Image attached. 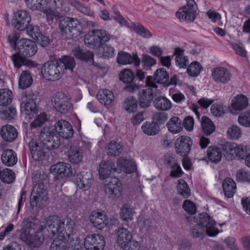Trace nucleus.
<instances>
[{
	"mask_svg": "<svg viewBox=\"0 0 250 250\" xmlns=\"http://www.w3.org/2000/svg\"><path fill=\"white\" fill-rule=\"evenodd\" d=\"M110 39V34L103 29H94L89 31L84 37V44L92 49L97 48L98 53L103 59L112 58L115 56L114 48L109 45H105Z\"/></svg>",
	"mask_w": 250,
	"mask_h": 250,
	"instance_id": "1",
	"label": "nucleus"
},
{
	"mask_svg": "<svg viewBox=\"0 0 250 250\" xmlns=\"http://www.w3.org/2000/svg\"><path fill=\"white\" fill-rule=\"evenodd\" d=\"M74 222L69 218L61 220L56 215L50 216L42 222V228L43 232H48V237L57 235L59 237H70L74 230Z\"/></svg>",
	"mask_w": 250,
	"mask_h": 250,
	"instance_id": "2",
	"label": "nucleus"
},
{
	"mask_svg": "<svg viewBox=\"0 0 250 250\" xmlns=\"http://www.w3.org/2000/svg\"><path fill=\"white\" fill-rule=\"evenodd\" d=\"M19 53L13 54L12 60L14 66L19 68L22 65L30 66L32 62L25 58L33 56L37 51V46L35 42L29 39H21L17 43Z\"/></svg>",
	"mask_w": 250,
	"mask_h": 250,
	"instance_id": "3",
	"label": "nucleus"
},
{
	"mask_svg": "<svg viewBox=\"0 0 250 250\" xmlns=\"http://www.w3.org/2000/svg\"><path fill=\"white\" fill-rule=\"evenodd\" d=\"M59 27L62 36L66 40L76 38L83 32L81 22L73 18L66 17L60 20Z\"/></svg>",
	"mask_w": 250,
	"mask_h": 250,
	"instance_id": "4",
	"label": "nucleus"
},
{
	"mask_svg": "<svg viewBox=\"0 0 250 250\" xmlns=\"http://www.w3.org/2000/svg\"><path fill=\"white\" fill-rule=\"evenodd\" d=\"M40 176L36 174L32 177L34 186L31 192L30 205L33 208L42 207L47 200V192Z\"/></svg>",
	"mask_w": 250,
	"mask_h": 250,
	"instance_id": "5",
	"label": "nucleus"
},
{
	"mask_svg": "<svg viewBox=\"0 0 250 250\" xmlns=\"http://www.w3.org/2000/svg\"><path fill=\"white\" fill-rule=\"evenodd\" d=\"M224 156L228 161L236 158L243 159L248 155L249 148L246 145L225 142L221 144Z\"/></svg>",
	"mask_w": 250,
	"mask_h": 250,
	"instance_id": "6",
	"label": "nucleus"
},
{
	"mask_svg": "<svg viewBox=\"0 0 250 250\" xmlns=\"http://www.w3.org/2000/svg\"><path fill=\"white\" fill-rule=\"evenodd\" d=\"M24 228L21 229L20 238L30 247L35 248L40 246L43 241L42 234L33 235L31 233L34 223L29 219H24L22 222Z\"/></svg>",
	"mask_w": 250,
	"mask_h": 250,
	"instance_id": "7",
	"label": "nucleus"
},
{
	"mask_svg": "<svg viewBox=\"0 0 250 250\" xmlns=\"http://www.w3.org/2000/svg\"><path fill=\"white\" fill-rule=\"evenodd\" d=\"M146 88L139 91L138 95L139 105L143 108H147L150 105L154 99V94L158 87L157 84L151 76L146 78Z\"/></svg>",
	"mask_w": 250,
	"mask_h": 250,
	"instance_id": "8",
	"label": "nucleus"
},
{
	"mask_svg": "<svg viewBox=\"0 0 250 250\" xmlns=\"http://www.w3.org/2000/svg\"><path fill=\"white\" fill-rule=\"evenodd\" d=\"M42 73L45 79L55 81L59 80L62 76L64 68L60 64L58 60L50 61L43 65Z\"/></svg>",
	"mask_w": 250,
	"mask_h": 250,
	"instance_id": "9",
	"label": "nucleus"
},
{
	"mask_svg": "<svg viewBox=\"0 0 250 250\" xmlns=\"http://www.w3.org/2000/svg\"><path fill=\"white\" fill-rule=\"evenodd\" d=\"M41 143L49 151L50 149H55L60 146L61 141L60 137L50 131L48 127H43L40 134Z\"/></svg>",
	"mask_w": 250,
	"mask_h": 250,
	"instance_id": "10",
	"label": "nucleus"
},
{
	"mask_svg": "<svg viewBox=\"0 0 250 250\" xmlns=\"http://www.w3.org/2000/svg\"><path fill=\"white\" fill-rule=\"evenodd\" d=\"M35 95L30 91H26L21 98V108L22 114L29 116V118L33 117L37 111V106L34 101Z\"/></svg>",
	"mask_w": 250,
	"mask_h": 250,
	"instance_id": "11",
	"label": "nucleus"
},
{
	"mask_svg": "<svg viewBox=\"0 0 250 250\" xmlns=\"http://www.w3.org/2000/svg\"><path fill=\"white\" fill-rule=\"evenodd\" d=\"M194 221L206 228V233L210 237L216 236L218 234V230L215 228V222L207 213L203 212L194 217Z\"/></svg>",
	"mask_w": 250,
	"mask_h": 250,
	"instance_id": "12",
	"label": "nucleus"
},
{
	"mask_svg": "<svg viewBox=\"0 0 250 250\" xmlns=\"http://www.w3.org/2000/svg\"><path fill=\"white\" fill-rule=\"evenodd\" d=\"M187 5L179 9L176 12V16L181 21L191 22L194 21L197 13V5L194 0H186Z\"/></svg>",
	"mask_w": 250,
	"mask_h": 250,
	"instance_id": "13",
	"label": "nucleus"
},
{
	"mask_svg": "<svg viewBox=\"0 0 250 250\" xmlns=\"http://www.w3.org/2000/svg\"><path fill=\"white\" fill-rule=\"evenodd\" d=\"M29 150L32 158L35 161L46 160L50 153L46 148L41 142L32 139L28 143Z\"/></svg>",
	"mask_w": 250,
	"mask_h": 250,
	"instance_id": "14",
	"label": "nucleus"
},
{
	"mask_svg": "<svg viewBox=\"0 0 250 250\" xmlns=\"http://www.w3.org/2000/svg\"><path fill=\"white\" fill-rule=\"evenodd\" d=\"M53 106L56 110L62 113H70L73 110V105L66 96L62 92H57L53 101Z\"/></svg>",
	"mask_w": 250,
	"mask_h": 250,
	"instance_id": "15",
	"label": "nucleus"
},
{
	"mask_svg": "<svg viewBox=\"0 0 250 250\" xmlns=\"http://www.w3.org/2000/svg\"><path fill=\"white\" fill-rule=\"evenodd\" d=\"M31 16L25 10H18L14 14L12 20V25L16 29L24 30L31 22Z\"/></svg>",
	"mask_w": 250,
	"mask_h": 250,
	"instance_id": "16",
	"label": "nucleus"
},
{
	"mask_svg": "<svg viewBox=\"0 0 250 250\" xmlns=\"http://www.w3.org/2000/svg\"><path fill=\"white\" fill-rule=\"evenodd\" d=\"M105 245L104 236L99 234H89L84 240V246L86 250H103Z\"/></svg>",
	"mask_w": 250,
	"mask_h": 250,
	"instance_id": "17",
	"label": "nucleus"
},
{
	"mask_svg": "<svg viewBox=\"0 0 250 250\" xmlns=\"http://www.w3.org/2000/svg\"><path fill=\"white\" fill-rule=\"evenodd\" d=\"M119 78L124 83H129L125 87V89L129 92H133L139 89V86L135 83H132L135 79V74L129 69L122 70L119 74Z\"/></svg>",
	"mask_w": 250,
	"mask_h": 250,
	"instance_id": "18",
	"label": "nucleus"
},
{
	"mask_svg": "<svg viewBox=\"0 0 250 250\" xmlns=\"http://www.w3.org/2000/svg\"><path fill=\"white\" fill-rule=\"evenodd\" d=\"M192 145V141L189 137L182 136L176 140L175 147L177 153L185 157L190 152Z\"/></svg>",
	"mask_w": 250,
	"mask_h": 250,
	"instance_id": "19",
	"label": "nucleus"
},
{
	"mask_svg": "<svg viewBox=\"0 0 250 250\" xmlns=\"http://www.w3.org/2000/svg\"><path fill=\"white\" fill-rule=\"evenodd\" d=\"M50 170L54 175L61 178L71 177L74 174L71 165L63 162H59L51 166Z\"/></svg>",
	"mask_w": 250,
	"mask_h": 250,
	"instance_id": "20",
	"label": "nucleus"
},
{
	"mask_svg": "<svg viewBox=\"0 0 250 250\" xmlns=\"http://www.w3.org/2000/svg\"><path fill=\"white\" fill-rule=\"evenodd\" d=\"M55 129L58 134L64 139L72 137L74 133L71 124L63 120H59L55 123Z\"/></svg>",
	"mask_w": 250,
	"mask_h": 250,
	"instance_id": "21",
	"label": "nucleus"
},
{
	"mask_svg": "<svg viewBox=\"0 0 250 250\" xmlns=\"http://www.w3.org/2000/svg\"><path fill=\"white\" fill-rule=\"evenodd\" d=\"M122 190V187L121 183L116 179L105 185V194L108 198L111 199L119 198L121 195Z\"/></svg>",
	"mask_w": 250,
	"mask_h": 250,
	"instance_id": "22",
	"label": "nucleus"
},
{
	"mask_svg": "<svg viewBox=\"0 0 250 250\" xmlns=\"http://www.w3.org/2000/svg\"><path fill=\"white\" fill-rule=\"evenodd\" d=\"M92 174L90 171H82L77 175L78 187L83 190L88 189L93 183Z\"/></svg>",
	"mask_w": 250,
	"mask_h": 250,
	"instance_id": "23",
	"label": "nucleus"
},
{
	"mask_svg": "<svg viewBox=\"0 0 250 250\" xmlns=\"http://www.w3.org/2000/svg\"><path fill=\"white\" fill-rule=\"evenodd\" d=\"M116 235L118 245L123 250L128 248V245L132 238L130 231L124 227L120 228L116 231Z\"/></svg>",
	"mask_w": 250,
	"mask_h": 250,
	"instance_id": "24",
	"label": "nucleus"
},
{
	"mask_svg": "<svg viewBox=\"0 0 250 250\" xmlns=\"http://www.w3.org/2000/svg\"><path fill=\"white\" fill-rule=\"evenodd\" d=\"M117 62L121 64H128L134 63V66L138 67L141 63V61L138 56L135 54L131 55L129 53L123 51L118 53L117 57Z\"/></svg>",
	"mask_w": 250,
	"mask_h": 250,
	"instance_id": "25",
	"label": "nucleus"
},
{
	"mask_svg": "<svg viewBox=\"0 0 250 250\" xmlns=\"http://www.w3.org/2000/svg\"><path fill=\"white\" fill-rule=\"evenodd\" d=\"M212 75L215 82L223 84L228 83L231 77L229 71L227 68L222 67L214 68Z\"/></svg>",
	"mask_w": 250,
	"mask_h": 250,
	"instance_id": "26",
	"label": "nucleus"
},
{
	"mask_svg": "<svg viewBox=\"0 0 250 250\" xmlns=\"http://www.w3.org/2000/svg\"><path fill=\"white\" fill-rule=\"evenodd\" d=\"M248 98L243 95H238L231 101L230 112L234 115L238 114L240 111L248 105Z\"/></svg>",
	"mask_w": 250,
	"mask_h": 250,
	"instance_id": "27",
	"label": "nucleus"
},
{
	"mask_svg": "<svg viewBox=\"0 0 250 250\" xmlns=\"http://www.w3.org/2000/svg\"><path fill=\"white\" fill-rule=\"evenodd\" d=\"M90 221L95 228L100 230L105 228L109 222L107 216L101 212H94Z\"/></svg>",
	"mask_w": 250,
	"mask_h": 250,
	"instance_id": "28",
	"label": "nucleus"
},
{
	"mask_svg": "<svg viewBox=\"0 0 250 250\" xmlns=\"http://www.w3.org/2000/svg\"><path fill=\"white\" fill-rule=\"evenodd\" d=\"M118 172V168L111 161L102 162L99 166V173L101 179H105L109 178L111 171Z\"/></svg>",
	"mask_w": 250,
	"mask_h": 250,
	"instance_id": "29",
	"label": "nucleus"
},
{
	"mask_svg": "<svg viewBox=\"0 0 250 250\" xmlns=\"http://www.w3.org/2000/svg\"><path fill=\"white\" fill-rule=\"evenodd\" d=\"M73 55L76 58L83 62H89L93 65L98 66V64H95L94 62V54L90 51H87L80 48V47H76L73 49Z\"/></svg>",
	"mask_w": 250,
	"mask_h": 250,
	"instance_id": "30",
	"label": "nucleus"
},
{
	"mask_svg": "<svg viewBox=\"0 0 250 250\" xmlns=\"http://www.w3.org/2000/svg\"><path fill=\"white\" fill-rule=\"evenodd\" d=\"M0 135L5 141L11 142L17 137L18 132L13 126L7 125L1 127Z\"/></svg>",
	"mask_w": 250,
	"mask_h": 250,
	"instance_id": "31",
	"label": "nucleus"
},
{
	"mask_svg": "<svg viewBox=\"0 0 250 250\" xmlns=\"http://www.w3.org/2000/svg\"><path fill=\"white\" fill-rule=\"evenodd\" d=\"M1 159L2 163L7 167H12L17 162L16 152L12 149H6L2 153Z\"/></svg>",
	"mask_w": 250,
	"mask_h": 250,
	"instance_id": "32",
	"label": "nucleus"
},
{
	"mask_svg": "<svg viewBox=\"0 0 250 250\" xmlns=\"http://www.w3.org/2000/svg\"><path fill=\"white\" fill-rule=\"evenodd\" d=\"M118 173L123 171L126 173H131L135 171L137 169L136 165L133 161L125 159L118 161Z\"/></svg>",
	"mask_w": 250,
	"mask_h": 250,
	"instance_id": "33",
	"label": "nucleus"
},
{
	"mask_svg": "<svg viewBox=\"0 0 250 250\" xmlns=\"http://www.w3.org/2000/svg\"><path fill=\"white\" fill-rule=\"evenodd\" d=\"M168 130L173 134L179 133L183 128V120L177 116H173L167 123Z\"/></svg>",
	"mask_w": 250,
	"mask_h": 250,
	"instance_id": "34",
	"label": "nucleus"
},
{
	"mask_svg": "<svg viewBox=\"0 0 250 250\" xmlns=\"http://www.w3.org/2000/svg\"><path fill=\"white\" fill-rule=\"evenodd\" d=\"M222 187L225 195L227 198L232 197L236 192V185L231 178H226L223 182Z\"/></svg>",
	"mask_w": 250,
	"mask_h": 250,
	"instance_id": "35",
	"label": "nucleus"
},
{
	"mask_svg": "<svg viewBox=\"0 0 250 250\" xmlns=\"http://www.w3.org/2000/svg\"><path fill=\"white\" fill-rule=\"evenodd\" d=\"M96 97L97 100L104 105H110L114 98L112 92L108 89L99 91Z\"/></svg>",
	"mask_w": 250,
	"mask_h": 250,
	"instance_id": "36",
	"label": "nucleus"
},
{
	"mask_svg": "<svg viewBox=\"0 0 250 250\" xmlns=\"http://www.w3.org/2000/svg\"><path fill=\"white\" fill-rule=\"evenodd\" d=\"M153 104L157 109L161 111L168 110L172 107L171 102L164 96L156 97L153 102Z\"/></svg>",
	"mask_w": 250,
	"mask_h": 250,
	"instance_id": "37",
	"label": "nucleus"
},
{
	"mask_svg": "<svg viewBox=\"0 0 250 250\" xmlns=\"http://www.w3.org/2000/svg\"><path fill=\"white\" fill-rule=\"evenodd\" d=\"M174 55L175 56L176 64L179 68H185L188 64V58L184 55V50L177 47L175 49Z\"/></svg>",
	"mask_w": 250,
	"mask_h": 250,
	"instance_id": "38",
	"label": "nucleus"
},
{
	"mask_svg": "<svg viewBox=\"0 0 250 250\" xmlns=\"http://www.w3.org/2000/svg\"><path fill=\"white\" fill-rule=\"evenodd\" d=\"M207 155L210 161L214 163H218L221 160L222 153L218 147L210 146L207 149Z\"/></svg>",
	"mask_w": 250,
	"mask_h": 250,
	"instance_id": "39",
	"label": "nucleus"
},
{
	"mask_svg": "<svg viewBox=\"0 0 250 250\" xmlns=\"http://www.w3.org/2000/svg\"><path fill=\"white\" fill-rule=\"evenodd\" d=\"M33 83V79L30 72L28 70L22 71L20 77L19 86L21 89L29 87Z\"/></svg>",
	"mask_w": 250,
	"mask_h": 250,
	"instance_id": "40",
	"label": "nucleus"
},
{
	"mask_svg": "<svg viewBox=\"0 0 250 250\" xmlns=\"http://www.w3.org/2000/svg\"><path fill=\"white\" fill-rule=\"evenodd\" d=\"M201 124L203 132L206 135H210L215 129V126L213 123L206 116L202 117Z\"/></svg>",
	"mask_w": 250,
	"mask_h": 250,
	"instance_id": "41",
	"label": "nucleus"
},
{
	"mask_svg": "<svg viewBox=\"0 0 250 250\" xmlns=\"http://www.w3.org/2000/svg\"><path fill=\"white\" fill-rule=\"evenodd\" d=\"M154 78L157 83L166 84L169 80V74L165 68H161L155 72Z\"/></svg>",
	"mask_w": 250,
	"mask_h": 250,
	"instance_id": "42",
	"label": "nucleus"
},
{
	"mask_svg": "<svg viewBox=\"0 0 250 250\" xmlns=\"http://www.w3.org/2000/svg\"><path fill=\"white\" fill-rule=\"evenodd\" d=\"M16 114L17 111L15 107H5L0 110V117L2 120L10 121L15 118Z\"/></svg>",
	"mask_w": 250,
	"mask_h": 250,
	"instance_id": "43",
	"label": "nucleus"
},
{
	"mask_svg": "<svg viewBox=\"0 0 250 250\" xmlns=\"http://www.w3.org/2000/svg\"><path fill=\"white\" fill-rule=\"evenodd\" d=\"M83 152L79 148H71L68 152V159L70 162L78 164L83 159Z\"/></svg>",
	"mask_w": 250,
	"mask_h": 250,
	"instance_id": "44",
	"label": "nucleus"
},
{
	"mask_svg": "<svg viewBox=\"0 0 250 250\" xmlns=\"http://www.w3.org/2000/svg\"><path fill=\"white\" fill-rule=\"evenodd\" d=\"M12 92L8 89H0V105L6 106L11 104Z\"/></svg>",
	"mask_w": 250,
	"mask_h": 250,
	"instance_id": "45",
	"label": "nucleus"
},
{
	"mask_svg": "<svg viewBox=\"0 0 250 250\" xmlns=\"http://www.w3.org/2000/svg\"><path fill=\"white\" fill-rule=\"evenodd\" d=\"M143 132L148 135H155L159 133L160 127L154 121L151 123L146 122L142 126Z\"/></svg>",
	"mask_w": 250,
	"mask_h": 250,
	"instance_id": "46",
	"label": "nucleus"
},
{
	"mask_svg": "<svg viewBox=\"0 0 250 250\" xmlns=\"http://www.w3.org/2000/svg\"><path fill=\"white\" fill-rule=\"evenodd\" d=\"M27 6L32 10L41 11L47 6V2L44 0H25Z\"/></svg>",
	"mask_w": 250,
	"mask_h": 250,
	"instance_id": "47",
	"label": "nucleus"
},
{
	"mask_svg": "<svg viewBox=\"0 0 250 250\" xmlns=\"http://www.w3.org/2000/svg\"><path fill=\"white\" fill-rule=\"evenodd\" d=\"M178 182L177 190L178 194L184 198H186L189 197L190 195V190L187 182L182 179H180Z\"/></svg>",
	"mask_w": 250,
	"mask_h": 250,
	"instance_id": "48",
	"label": "nucleus"
},
{
	"mask_svg": "<svg viewBox=\"0 0 250 250\" xmlns=\"http://www.w3.org/2000/svg\"><path fill=\"white\" fill-rule=\"evenodd\" d=\"M58 62L64 69H68L72 71L75 66V61L74 59L70 56H64L59 59Z\"/></svg>",
	"mask_w": 250,
	"mask_h": 250,
	"instance_id": "49",
	"label": "nucleus"
},
{
	"mask_svg": "<svg viewBox=\"0 0 250 250\" xmlns=\"http://www.w3.org/2000/svg\"><path fill=\"white\" fill-rule=\"evenodd\" d=\"M123 151V146L119 143L115 141H111L108 146L107 153L110 156L119 155Z\"/></svg>",
	"mask_w": 250,
	"mask_h": 250,
	"instance_id": "50",
	"label": "nucleus"
},
{
	"mask_svg": "<svg viewBox=\"0 0 250 250\" xmlns=\"http://www.w3.org/2000/svg\"><path fill=\"white\" fill-rule=\"evenodd\" d=\"M124 106L128 112H135L137 110L138 101L133 97H127L124 103Z\"/></svg>",
	"mask_w": 250,
	"mask_h": 250,
	"instance_id": "51",
	"label": "nucleus"
},
{
	"mask_svg": "<svg viewBox=\"0 0 250 250\" xmlns=\"http://www.w3.org/2000/svg\"><path fill=\"white\" fill-rule=\"evenodd\" d=\"M44 13L46 15V21L49 24H51L53 22H56L58 20H60V14L56 10L50 9L44 10Z\"/></svg>",
	"mask_w": 250,
	"mask_h": 250,
	"instance_id": "52",
	"label": "nucleus"
},
{
	"mask_svg": "<svg viewBox=\"0 0 250 250\" xmlns=\"http://www.w3.org/2000/svg\"><path fill=\"white\" fill-rule=\"evenodd\" d=\"M66 238L60 237L59 239H55L52 242L49 250H66L67 245Z\"/></svg>",
	"mask_w": 250,
	"mask_h": 250,
	"instance_id": "53",
	"label": "nucleus"
},
{
	"mask_svg": "<svg viewBox=\"0 0 250 250\" xmlns=\"http://www.w3.org/2000/svg\"><path fill=\"white\" fill-rule=\"evenodd\" d=\"M72 5L79 12L85 15L90 17L93 16L94 15V12L91 10L89 7L84 5L82 3L78 0L72 1Z\"/></svg>",
	"mask_w": 250,
	"mask_h": 250,
	"instance_id": "54",
	"label": "nucleus"
},
{
	"mask_svg": "<svg viewBox=\"0 0 250 250\" xmlns=\"http://www.w3.org/2000/svg\"><path fill=\"white\" fill-rule=\"evenodd\" d=\"M190 232L193 238H198L200 240H203L205 237V229L197 223L191 227Z\"/></svg>",
	"mask_w": 250,
	"mask_h": 250,
	"instance_id": "55",
	"label": "nucleus"
},
{
	"mask_svg": "<svg viewBox=\"0 0 250 250\" xmlns=\"http://www.w3.org/2000/svg\"><path fill=\"white\" fill-rule=\"evenodd\" d=\"M0 179L5 183L10 184L15 180V173L12 170L8 168L1 170Z\"/></svg>",
	"mask_w": 250,
	"mask_h": 250,
	"instance_id": "56",
	"label": "nucleus"
},
{
	"mask_svg": "<svg viewBox=\"0 0 250 250\" xmlns=\"http://www.w3.org/2000/svg\"><path fill=\"white\" fill-rule=\"evenodd\" d=\"M202 66L196 61L192 62L187 68L188 74L192 77H197L201 72Z\"/></svg>",
	"mask_w": 250,
	"mask_h": 250,
	"instance_id": "57",
	"label": "nucleus"
},
{
	"mask_svg": "<svg viewBox=\"0 0 250 250\" xmlns=\"http://www.w3.org/2000/svg\"><path fill=\"white\" fill-rule=\"evenodd\" d=\"M49 117L45 112L41 113L31 123V128L40 127L49 120Z\"/></svg>",
	"mask_w": 250,
	"mask_h": 250,
	"instance_id": "58",
	"label": "nucleus"
},
{
	"mask_svg": "<svg viewBox=\"0 0 250 250\" xmlns=\"http://www.w3.org/2000/svg\"><path fill=\"white\" fill-rule=\"evenodd\" d=\"M120 215L122 219L126 221L132 219V210L128 205L124 204L123 206L121 209Z\"/></svg>",
	"mask_w": 250,
	"mask_h": 250,
	"instance_id": "59",
	"label": "nucleus"
},
{
	"mask_svg": "<svg viewBox=\"0 0 250 250\" xmlns=\"http://www.w3.org/2000/svg\"><path fill=\"white\" fill-rule=\"evenodd\" d=\"M238 122L244 127H250V110L241 113L238 116Z\"/></svg>",
	"mask_w": 250,
	"mask_h": 250,
	"instance_id": "60",
	"label": "nucleus"
},
{
	"mask_svg": "<svg viewBox=\"0 0 250 250\" xmlns=\"http://www.w3.org/2000/svg\"><path fill=\"white\" fill-rule=\"evenodd\" d=\"M227 133L230 139L237 140L241 137L242 131L239 126L232 125L228 129Z\"/></svg>",
	"mask_w": 250,
	"mask_h": 250,
	"instance_id": "61",
	"label": "nucleus"
},
{
	"mask_svg": "<svg viewBox=\"0 0 250 250\" xmlns=\"http://www.w3.org/2000/svg\"><path fill=\"white\" fill-rule=\"evenodd\" d=\"M134 30L138 35L143 38H149L152 36L149 31L141 24L134 25Z\"/></svg>",
	"mask_w": 250,
	"mask_h": 250,
	"instance_id": "62",
	"label": "nucleus"
},
{
	"mask_svg": "<svg viewBox=\"0 0 250 250\" xmlns=\"http://www.w3.org/2000/svg\"><path fill=\"white\" fill-rule=\"evenodd\" d=\"M66 250H83L82 244L79 238L70 239L67 246Z\"/></svg>",
	"mask_w": 250,
	"mask_h": 250,
	"instance_id": "63",
	"label": "nucleus"
},
{
	"mask_svg": "<svg viewBox=\"0 0 250 250\" xmlns=\"http://www.w3.org/2000/svg\"><path fill=\"white\" fill-rule=\"evenodd\" d=\"M226 106L221 104H214L211 107V113L215 116H221L225 113Z\"/></svg>",
	"mask_w": 250,
	"mask_h": 250,
	"instance_id": "64",
	"label": "nucleus"
}]
</instances>
